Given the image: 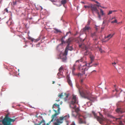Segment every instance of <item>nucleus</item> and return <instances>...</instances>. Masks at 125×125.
<instances>
[{"mask_svg": "<svg viewBox=\"0 0 125 125\" xmlns=\"http://www.w3.org/2000/svg\"><path fill=\"white\" fill-rule=\"evenodd\" d=\"M105 23V22L104 21H103V23Z\"/></svg>", "mask_w": 125, "mask_h": 125, "instance_id": "bf43d9fd", "label": "nucleus"}, {"mask_svg": "<svg viewBox=\"0 0 125 125\" xmlns=\"http://www.w3.org/2000/svg\"><path fill=\"white\" fill-rule=\"evenodd\" d=\"M100 114V115H101V116L102 117H103V115H101Z\"/></svg>", "mask_w": 125, "mask_h": 125, "instance_id": "052dcab7", "label": "nucleus"}, {"mask_svg": "<svg viewBox=\"0 0 125 125\" xmlns=\"http://www.w3.org/2000/svg\"><path fill=\"white\" fill-rule=\"evenodd\" d=\"M119 124H120L121 125L122 124V122L121 121H120V122L119 123Z\"/></svg>", "mask_w": 125, "mask_h": 125, "instance_id": "09e8293b", "label": "nucleus"}, {"mask_svg": "<svg viewBox=\"0 0 125 125\" xmlns=\"http://www.w3.org/2000/svg\"><path fill=\"white\" fill-rule=\"evenodd\" d=\"M83 117L84 118V119H83L80 117H79V122L80 124H86V122L85 119L86 118L84 116H83Z\"/></svg>", "mask_w": 125, "mask_h": 125, "instance_id": "f8f14e48", "label": "nucleus"}, {"mask_svg": "<svg viewBox=\"0 0 125 125\" xmlns=\"http://www.w3.org/2000/svg\"><path fill=\"white\" fill-rule=\"evenodd\" d=\"M99 51L101 53H103L104 52V51L102 50L101 48H99Z\"/></svg>", "mask_w": 125, "mask_h": 125, "instance_id": "c756f323", "label": "nucleus"}, {"mask_svg": "<svg viewBox=\"0 0 125 125\" xmlns=\"http://www.w3.org/2000/svg\"><path fill=\"white\" fill-rule=\"evenodd\" d=\"M97 14H98V17L100 19H101V16H100V15L99 13V11L98 12H97L96 13Z\"/></svg>", "mask_w": 125, "mask_h": 125, "instance_id": "2f4dec72", "label": "nucleus"}, {"mask_svg": "<svg viewBox=\"0 0 125 125\" xmlns=\"http://www.w3.org/2000/svg\"><path fill=\"white\" fill-rule=\"evenodd\" d=\"M21 0H18V1L19 2H20V1Z\"/></svg>", "mask_w": 125, "mask_h": 125, "instance_id": "e2e57ef3", "label": "nucleus"}, {"mask_svg": "<svg viewBox=\"0 0 125 125\" xmlns=\"http://www.w3.org/2000/svg\"><path fill=\"white\" fill-rule=\"evenodd\" d=\"M71 42V41L70 40V38H69L67 40V41H66V42L67 43H69L70 42Z\"/></svg>", "mask_w": 125, "mask_h": 125, "instance_id": "72a5a7b5", "label": "nucleus"}, {"mask_svg": "<svg viewBox=\"0 0 125 125\" xmlns=\"http://www.w3.org/2000/svg\"><path fill=\"white\" fill-rule=\"evenodd\" d=\"M65 37H62V43H64V41L63 40V39L65 38Z\"/></svg>", "mask_w": 125, "mask_h": 125, "instance_id": "f704fd0d", "label": "nucleus"}, {"mask_svg": "<svg viewBox=\"0 0 125 125\" xmlns=\"http://www.w3.org/2000/svg\"><path fill=\"white\" fill-rule=\"evenodd\" d=\"M115 18H116L115 17H113V18H112L111 19V20H112L114 19H115Z\"/></svg>", "mask_w": 125, "mask_h": 125, "instance_id": "8fccbe9b", "label": "nucleus"}, {"mask_svg": "<svg viewBox=\"0 0 125 125\" xmlns=\"http://www.w3.org/2000/svg\"><path fill=\"white\" fill-rule=\"evenodd\" d=\"M83 58H82L80 60H78L76 61V63H77V62L79 63L80 61L82 62L83 61Z\"/></svg>", "mask_w": 125, "mask_h": 125, "instance_id": "393cba45", "label": "nucleus"}, {"mask_svg": "<svg viewBox=\"0 0 125 125\" xmlns=\"http://www.w3.org/2000/svg\"><path fill=\"white\" fill-rule=\"evenodd\" d=\"M121 111L123 112V113L125 112V109L124 108H121Z\"/></svg>", "mask_w": 125, "mask_h": 125, "instance_id": "473e14b6", "label": "nucleus"}, {"mask_svg": "<svg viewBox=\"0 0 125 125\" xmlns=\"http://www.w3.org/2000/svg\"><path fill=\"white\" fill-rule=\"evenodd\" d=\"M91 8V10L93 13L94 12H95L96 13L99 11L96 7V4L93 5L92 4Z\"/></svg>", "mask_w": 125, "mask_h": 125, "instance_id": "9b49d317", "label": "nucleus"}, {"mask_svg": "<svg viewBox=\"0 0 125 125\" xmlns=\"http://www.w3.org/2000/svg\"><path fill=\"white\" fill-rule=\"evenodd\" d=\"M43 125H45V123H44L43 124Z\"/></svg>", "mask_w": 125, "mask_h": 125, "instance_id": "13d9d810", "label": "nucleus"}, {"mask_svg": "<svg viewBox=\"0 0 125 125\" xmlns=\"http://www.w3.org/2000/svg\"><path fill=\"white\" fill-rule=\"evenodd\" d=\"M90 23V21H88L87 22V24L86 25H87L88 26H89V25Z\"/></svg>", "mask_w": 125, "mask_h": 125, "instance_id": "c9c22d12", "label": "nucleus"}, {"mask_svg": "<svg viewBox=\"0 0 125 125\" xmlns=\"http://www.w3.org/2000/svg\"><path fill=\"white\" fill-rule=\"evenodd\" d=\"M117 22V21L116 19H115L114 21H113L111 22V23H116Z\"/></svg>", "mask_w": 125, "mask_h": 125, "instance_id": "bb28decb", "label": "nucleus"}, {"mask_svg": "<svg viewBox=\"0 0 125 125\" xmlns=\"http://www.w3.org/2000/svg\"><path fill=\"white\" fill-rule=\"evenodd\" d=\"M28 39L29 40H31V41L32 42H33L34 41H33L34 39H33V38H31L30 37H29L28 38Z\"/></svg>", "mask_w": 125, "mask_h": 125, "instance_id": "7c9ffc66", "label": "nucleus"}, {"mask_svg": "<svg viewBox=\"0 0 125 125\" xmlns=\"http://www.w3.org/2000/svg\"><path fill=\"white\" fill-rule=\"evenodd\" d=\"M100 12L101 13L102 15H103L104 14V12H103V11L101 9H100Z\"/></svg>", "mask_w": 125, "mask_h": 125, "instance_id": "c85d7f7f", "label": "nucleus"}, {"mask_svg": "<svg viewBox=\"0 0 125 125\" xmlns=\"http://www.w3.org/2000/svg\"><path fill=\"white\" fill-rule=\"evenodd\" d=\"M113 12V11H109V12L108 14V15L110 14H111L112 12Z\"/></svg>", "mask_w": 125, "mask_h": 125, "instance_id": "4c0bfd02", "label": "nucleus"}, {"mask_svg": "<svg viewBox=\"0 0 125 125\" xmlns=\"http://www.w3.org/2000/svg\"><path fill=\"white\" fill-rule=\"evenodd\" d=\"M40 7H41V10H42L43 8H42V7H41V6H40Z\"/></svg>", "mask_w": 125, "mask_h": 125, "instance_id": "6e6d98bb", "label": "nucleus"}, {"mask_svg": "<svg viewBox=\"0 0 125 125\" xmlns=\"http://www.w3.org/2000/svg\"><path fill=\"white\" fill-rule=\"evenodd\" d=\"M102 8H104V7H102Z\"/></svg>", "mask_w": 125, "mask_h": 125, "instance_id": "0e129e2a", "label": "nucleus"}, {"mask_svg": "<svg viewBox=\"0 0 125 125\" xmlns=\"http://www.w3.org/2000/svg\"><path fill=\"white\" fill-rule=\"evenodd\" d=\"M94 2H95V3H96L97 4H100V3H99L97 1H95H95H94Z\"/></svg>", "mask_w": 125, "mask_h": 125, "instance_id": "a18cd8bd", "label": "nucleus"}, {"mask_svg": "<svg viewBox=\"0 0 125 125\" xmlns=\"http://www.w3.org/2000/svg\"><path fill=\"white\" fill-rule=\"evenodd\" d=\"M96 36V32H94L93 33H91V36L92 37Z\"/></svg>", "mask_w": 125, "mask_h": 125, "instance_id": "b1692460", "label": "nucleus"}, {"mask_svg": "<svg viewBox=\"0 0 125 125\" xmlns=\"http://www.w3.org/2000/svg\"><path fill=\"white\" fill-rule=\"evenodd\" d=\"M55 30L57 32H60V31L58 30L57 29H55Z\"/></svg>", "mask_w": 125, "mask_h": 125, "instance_id": "ea45409f", "label": "nucleus"}, {"mask_svg": "<svg viewBox=\"0 0 125 125\" xmlns=\"http://www.w3.org/2000/svg\"><path fill=\"white\" fill-rule=\"evenodd\" d=\"M83 79H81L80 81V82L81 83H83Z\"/></svg>", "mask_w": 125, "mask_h": 125, "instance_id": "c03bdc74", "label": "nucleus"}, {"mask_svg": "<svg viewBox=\"0 0 125 125\" xmlns=\"http://www.w3.org/2000/svg\"><path fill=\"white\" fill-rule=\"evenodd\" d=\"M91 29V28L89 26L86 25L85 27L83 29V30L84 32L88 31L89 30Z\"/></svg>", "mask_w": 125, "mask_h": 125, "instance_id": "f3484780", "label": "nucleus"}, {"mask_svg": "<svg viewBox=\"0 0 125 125\" xmlns=\"http://www.w3.org/2000/svg\"><path fill=\"white\" fill-rule=\"evenodd\" d=\"M71 34V32H70V31H69V32H67L66 33V35H65V36H67V35L68 34Z\"/></svg>", "mask_w": 125, "mask_h": 125, "instance_id": "e433bc0d", "label": "nucleus"}, {"mask_svg": "<svg viewBox=\"0 0 125 125\" xmlns=\"http://www.w3.org/2000/svg\"><path fill=\"white\" fill-rule=\"evenodd\" d=\"M121 119V117H120L119 118H116V120H120Z\"/></svg>", "mask_w": 125, "mask_h": 125, "instance_id": "37998d69", "label": "nucleus"}, {"mask_svg": "<svg viewBox=\"0 0 125 125\" xmlns=\"http://www.w3.org/2000/svg\"><path fill=\"white\" fill-rule=\"evenodd\" d=\"M78 102L76 95H73L72 100L70 104V107L74 109L76 107L75 104L77 103Z\"/></svg>", "mask_w": 125, "mask_h": 125, "instance_id": "0eeeda50", "label": "nucleus"}, {"mask_svg": "<svg viewBox=\"0 0 125 125\" xmlns=\"http://www.w3.org/2000/svg\"><path fill=\"white\" fill-rule=\"evenodd\" d=\"M113 11V12H116L117 11V10H114Z\"/></svg>", "mask_w": 125, "mask_h": 125, "instance_id": "603ef678", "label": "nucleus"}, {"mask_svg": "<svg viewBox=\"0 0 125 125\" xmlns=\"http://www.w3.org/2000/svg\"><path fill=\"white\" fill-rule=\"evenodd\" d=\"M46 125H49V124L48 123H47V124Z\"/></svg>", "mask_w": 125, "mask_h": 125, "instance_id": "680f3d73", "label": "nucleus"}, {"mask_svg": "<svg viewBox=\"0 0 125 125\" xmlns=\"http://www.w3.org/2000/svg\"><path fill=\"white\" fill-rule=\"evenodd\" d=\"M92 4H90L88 5H85L84 6V7L85 8H91V6Z\"/></svg>", "mask_w": 125, "mask_h": 125, "instance_id": "412c9836", "label": "nucleus"}, {"mask_svg": "<svg viewBox=\"0 0 125 125\" xmlns=\"http://www.w3.org/2000/svg\"><path fill=\"white\" fill-rule=\"evenodd\" d=\"M69 44L67 46L66 49L65 51L64 52V53H61L58 58L59 59H61L62 62H65L66 60V55L68 52L67 49L70 51L73 50V48L71 46L69 47Z\"/></svg>", "mask_w": 125, "mask_h": 125, "instance_id": "20e7f679", "label": "nucleus"}, {"mask_svg": "<svg viewBox=\"0 0 125 125\" xmlns=\"http://www.w3.org/2000/svg\"><path fill=\"white\" fill-rule=\"evenodd\" d=\"M67 81L69 84L71 86L72 85V83H71V81L70 80V77L67 76Z\"/></svg>", "mask_w": 125, "mask_h": 125, "instance_id": "a211bd4d", "label": "nucleus"}, {"mask_svg": "<svg viewBox=\"0 0 125 125\" xmlns=\"http://www.w3.org/2000/svg\"><path fill=\"white\" fill-rule=\"evenodd\" d=\"M63 70V67L62 66H61V67L59 69V72L57 74V75L58 76V78H61V77H60V75H61L62 74V71Z\"/></svg>", "mask_w": 125, "mask_h": 125, "instance_id": "4468645a", "label": "nucleus"}, {"mask_svg": "<svg viewBox=\"0 0 125 125\" xmlns=\"http://www.w3.org/2000/svg\"><path fill=\"white\" fill-rule=\"evenodd\" d=\"M52 2H53V1L54 2V1H54V0H53V1L52 0Z\"/></svg>", "mask_w": 125, "mask_h": 125, "instance_id": "69168bd1", "label": "nucleus"}, {"mask_svg": "<svg viewBox=\"0 0 125 125\" xmlns=\"http://www.w3.org/2000/svg\"><path fill=\"white\" fill-rule=\"evenodd\" d=\"M74 109L75 110V112H76L77 113H78V112L80 110L79 108H76V107Z\"/></svg>", "mask_w": 125, "mask_h": 125, "instance_id": "4be33fe9", "label": "nucleus"}, {"mask_svg": "<svg viewBox=\"0 0 125 125\" xmlns=\"http://www.w3.org/2000/svg\"><path fill=\"white\" fill-rule=\"evenodd\" d=\"M5 10L7 12H8V11L7 8H6L5 9Z\"/></svg>", "mask_w": 125, "mask_h": 125, "instance_id": "a19ab883", "label": "nucleus"}, {"mask_svg": "<svg viewBox=\"0 0 125 125\" xmlns=\"http://www.w3.org/2000/svg\"><path fill=\"white\" fill-rule=\"evenodd\" d=\"M123 122L125 123V119L123 120Z\"/></svg>", "mask_w": 125, "mask_h": 125, "instance_id": "5fc2aeb1", "label": "nucleus"}, {"mask_svg": "<svg viewBox=\"0 0 125 125\" xmlns=\"http://www.w3.org/2000/svg\"><path fill=\"white\" fill-rule=\"evenodd\" d=\"M95 56L93 54H91L90 55H89V58L90 59V63H92L94 61V60L95 59Z\"/></svg>", "mask_w": 125, "mask_h": 125, "instance_id": "dca6fc26", "label": "nucleus"}, {"mask_svg": "<svg viewBox=\"0 0 125 125\" xmlns=\"http://www.w3.org/2000/svg\"><path fill=\"white\" fill-rule=\"evenodd\" d=\"M63 70V67L62 66H61V67L59 69V72L57 74V75L58 76V78H61V77H60V75H61L62 74V71Z\"/></svg>", "mask_w": 125, "mask_h": 125, "instance_id": "ddd939ff", "label": "nucleus"}, {"mask_svg": "<svg viewBox=\"0 0 125 125\" xmlns=\"http://www.w3.org/2000/svg\"><path fill=\"white\" fill-rule=\"evenodd\" d=\"M90 62L87 63L86 62L84 65L83 66L81 65H79L78 66V69L81 71L83 74H85L86 76H89L91 72V71H88L89 67L92 66V65L90 66V64L91 63H90Z\"/></svg>", "mask_w": 125, "mask_h": 125, "instance_id": "f03ea898", "label": "nucleus"}, {"mask_svg": "<svg viewBox=\"0 0 125 125\" xmlns=\"http://www.w3.org/2000/svg\"><path fill=\"white\" fill-rule=\"evenodd\" d=\"M118 113H123V112L121 111V108H117L115 110Z\"/></svg>", "mask_w": 125, "mask_h": 125, "instance_id": "6ab92c4d", "label": "nucleus"}, {"mask_svg": "<svg viewBox=\"0 0 125 125\" xmlns=\"http://www.w3.org/2000/svg\"><path fill=\"white\" fill-rule=\"evenodd\" d=\"M52 108L53 109L54 108L57 109V110H56L53 109V111H54L56 113L54 115H52V119L51 120V122L53 121L54 117L55 116L59 113V110H60L59 105L56 104H54L53 105Z\"/></svg>", "mask_w": 125, "mask_h": 125, "instance_id": "423d86ee", "label": "nucleus"}, {"mask_svg": "<svg viewBox=\"0 0 125 125\" xmlns=\"http://www.w3.org/2000/svg\"><path fill=\"white\" fill-rule=\"evenodd\" d=\"M92 113L94 115V117L97 119V120L101 124H102V122L105 120V118H104L103 117L101 118L98 116L94 111H92Z\"/></svg>", "mask_w": 125, "mask_h": 125, "instance_id": "1a4fd4ad", "label": "nucleus"}, {"mask_svg": "<svg viewBox=\"0 0 125 125\" xmlns=\"http://www.w3.org/2000/svg\"><path fill=\"white\" fill-rule=\"evenodd\" d=\"M38 40H38V39H37V40H36V41H38Z\"/></svg>", "mask_w": 125, "mask_h": 125, "instance_id": "338daca9", "label": "nucleus"}, {"mask_svg": "<svg viewBox=\"0 0 125 125\" xmlns=\"http://www.w3.org/2000/svg\"><path fill=\"white\" fill-rule=\"evenodd\" d=\"M98 64H99V63H98L94 64L92 65V66H94V67H96Z\"/></svg>", "mask_w": 125, "mask_h": 125, "instance_id": "cd10ccee", "label": "nucleus"}, {"mask_svg": "<svg viewBox=\"0 0 125 125\" xmlns=\"http://www.w3.org/2000/svg\"><path fill=\"white\" fill-rule=\"evenodd\" d=\"M81 2L82 3H84V2H83V1H81Z\"/></svg>", "mask_w": 125, "mask_h": 125, "instance_id": "4d7b16f0", "label": "nucleus"}, {"mask_svg": "<svg viewBox=\"0 0 125 125\" xmlns=\"http://www.w3.org/2000/svg\"><path fill=\"white\" fill-rule=\"evenodd\" d=\"M60 101V99L58 98H57L56 99V101Z\"/></svg>", "mask_w": 125, "mask_h": 125, "instance_id": "58836bf2", "label": "nucleus"}, {"mask_svg": "<svg viewBox=\"0 0 125 125\" xmlns=\"http://www.w3.org/2000/svg\"><path fill=\"white\" fill-rule=\"evenodd\" d=\"M79 93L83 97L86 98L93 102H94L96 98L94 96L92 95L89 91L87 89H84L82 92L79 89Z\"/></svg>", "mask_w": 125, "mask_h": 125, "instance_id": "f257e3e1", "label": "nucleus"}, {"mask_svg": "<svg viewBox=\"0 0 125 125\" xmlns=\"http://www.w3.org/2000/svg\"><path fill=\"white\" fill-rule=\"evenodd\" d=\"M43 122V121H41V122H40V124H41Z\"/></svg>", "mask_w": 125, "mask_h": 125, "instance_id": "3c124183", "label": "nucleus"}, {"mask_svg": "<svg viewBox=\"0 0 125 125\" xmlns=\"http://www.w3.org/2000/svg\"><path fill=\"white\" fill-rule=\"evenodd\" d=\"M96 6H97L98 7L100 6H99L98 5H97V4H96Z\"/></svg>", "mask_w": 125, "mask_h": 125, "instance_id": "864d4df0", "label": "nucleus"}, {"mask_svg": "<svg viewBox=\"0 0 125 125\" xmlns=\"http://www.w3.org/2000/svg\"><path fill=\"white\" fill-rule=\"evenodd\" d=\"M66 3V0H62L61 1V3L62 4H64Z\"/></svg>", "mask_w": 125, "mask_h": 125, "instance_id": "5701e85b", "label": "nucleus"}, {"mask_svg": "<svg viewBox=\"0 0 125 125\" xmlns=\"http://www.w3.org/2000/svg\"><path fill=\"white\" fill-rule=\"evenodd\" d=\"M69 117V115H67L64 116H62L59 117V119H57L56 120L57 122L54 123V125H59L58 124L62 123L64 120H65L67 123V125H68L69 121L67 120Z\"/></svg>", "mask_w": 125, "mask_h": 125, "instance_id": "39448f33", "label": "nucleus"}, {"mask_svg": "<svg viewBox=\"0 0 125 125\" xmlns=\"http://www.w3.org/2000/svg\"><path fill=\"white\" fill-rule=\"evenodd\" d=\"M112 64H116V63L115 62H114L112 63Z\"/></svg>", "mask_w": 125, "mask_h": 125, "instance_id": "de8ad7c7", "label": "nucleus"}, {"mask_svg": "<svg viewBox=\"0 0 125 125\" xmlns=\"http://www.w3.org/2000/svg\"><path fill=\"white\" fill-rule=\"evenodd\" d=\"M75 64H74L73 65V66L72 67V71L73 72L75 70Z\"/></svg>", "mask_w": 125, "mask_h": 125, "instance_id": "a878e982", "label": "nucleus"}, {"mask_svg": "<svg viewBox=\"0 0 125 125\" xmlns=\"http://www.w3.org/2000/svg\"><path fill=\"white\" fill-rule=\"evenodd\" d=\"M54 83V81H53V83Z\"/></svg>", "mask_w": 125, "mask_h": 125, "instance_id": "774afa93", "label": "nucleus"}, {"mask_svg": "<svg viewBox=\"0 0 125 125\" xmlns=\"http://www.w3.org/2000/svg\"><path fill=\"white\" fill-rule=\"evenodd\" d=\"M114 33L112 34H110L108 35L107 36H105L104 37V39H106V38H108V39L106 41H103V42H107L111 38H112L113 36L114 35Z\"/></svg>", "mask_w": 125, "mask_h": 125, "instance_id": "2eb2a0df", "label": "nucleus"}, {"mask_svg": "<svg viewBox=\"0 0 125 125\" xmlns=\"http://www.w3.org/2000/svg\"><path fill=\"white\" fill-rule=\"evenodd\" d=\"M16 119L10 118L8 115H7L3 119L0 120V125H12L11 122H14Z\"/></svg>", "mask_w": 125, "mask_h": 125, "instance_id": "7ed1b4c3", "label": "nucleus"}, {"mask_svg": "<svg viewBox=\"0 0 125 125\" xmlns=\"http://www.w3.org/2000/svg\"><path fill=\"white\" fill-rule=\"evenodd\" d=\"M80 48H81L83 50H84L83 54L84 55H88L89 53V49L88 47L83 44H80L79 45Z\"/></svg>", "mask_w": 125, "mask_h": 125, "instance_id": "6e6552de", "label": "nucleus"}, {"mask_svg": "<svg viewBox=\"0 0 125 125\" xmlns=\"http://www.w3.org/2000/svg\"><path fill=\"white\" fill-rule=\"evenodd\" d=\"M87 104H90V105H91V104H92V103L90 102H88L87 103Z\"/></svg>", "mask_w": 125, "mask_h": 125, "instance_id": "79ce46f5", "label": "nucleus"}, {"mask_svg": "<svg viewBox=\"0 0 125 125\" xmlns=\"http://www.w3.org/2000/svg\"><path fill=\"white\" fill-rule=\"evenodd\" d=\"M68 96L69 94H68L65 93L63 94V93H62L61 94H58V96L61 98L64 99L65 101H66L67 100Z\"/></svg>", "mask_w": 125, "mask_h": 125, "instance_id": "9d476101", "label": "nucleus"}, {"mask_svg": "<svg viewBox=\"0 0 125 125\" xmlns=\"http://www.w3.org/2000/svg\"><path fill=\"white\" fill-rule=\"evenodd\" d=\"M77 113L75 111H72V115L74 117H76L77 115Z\"/></svg>", "mask_w": 125, "mask_h": 125, "instance_id": "aec40b11", "label": "nucleus"}, {"mask_svg": "<svg viewBox=\"0 0 125 125\" xmlns=\"http://www.w3.org/2000/svg\"><path fill=\"white\" fill-rule=\"evenodd\" d=\"M71 125H75V124L73 123H72Z\"/></svg>", "mask_w": 125, "mask_h": 125, "instance_id": "49530a36", "label": "nucleus"}]
</instances>
